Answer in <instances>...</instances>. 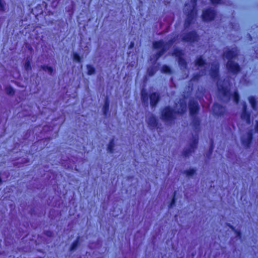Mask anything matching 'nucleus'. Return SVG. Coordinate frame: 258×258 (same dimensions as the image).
I'll use <instances>...</instances> for the list:
<instances>
[{
	"instance_id": "obj_1",
	"label": "nucleus",
	"mask_w": 258,
	"mask_h": 258,
	"mask_svg": "<svg viewBox=\"0 0 258 258\" xmlns=\"http://www.w3.org/2000/svg\"><path fill=\"white\" fill-rule=\"evenodd\" d=\"M175 109H171L169 107L165 108L161 113V118L165 121H169L173 120L175 118V113L182 114L186 111V104L184 100H180L178 105L176 104Z\"/></svg>"
},
{
	"instance_id": "obj_2",
	"label": "nucleus",
	"mask_w": 258,
	"mask_h": 258,
	"mask_svg": "<svg viewBox=\"0 0 258 258\" xmlns=\"http://www.w3.org/2000/svg\"><path fill=\"white\" fill-rule=\"evenodd\" d=\"M237 55L238 50L236 47L231 49L227 48L224 51L223 53L224 59L228 60L227 63V68L229 72L233 74H236L240 71V68L238 64L232 60V59L235 58Z\"/></svg>"
},
{
	"instance_id": "obj_3",
	"label": "nucleus",
	"mask_w": 258,
	"mask_h": 258,
	"mask_svg": "<svg viewBox=\"0 0 258 258\" xmlns=\"http://www.w3.org/2000/svg\"><path fill=\"white\" fill-rule=\"evenodd\" d=\"M229 83L228 81H224L222 84L221 82L218 81L217 83L218 89L220 95L223 97V101L227 102L229 100L231 96L234 101L237 104L239 101V95L237 92L235 91L233 94H231L228 87Z\"/></svg>"
},
{
	"instance_id": "obj_4",
	"label": "nucleus",
	"mask_w": 258,
	"mask_h": 258,
	"mask_svg": "<svg viewBox=\"0 0 258 258\" xmlns=\"http://www.w3.org/2000/svg\"><path fill=\"white\" fill-rule=\"evenodd\" d=\"M177 37L174 36L171 38L168 42L165 43L162 40L155 41L153 43V47L156 49L159 50V51L156 54V59L157 60L164 53L169 49L171 45L175 42Z\"/></svg>"
},
{
	"instance_id": "obj_5",
	"label": "nucleus",
	"mask_w": 258,
	"mask_h": 258,
	"mask_svg": "<svg viewBox=\"0 0 258 258\" xmlns=\"http://www.w3.org/2000/svg\"><path fill=\"white\" fill-rule=\"evenodd\" d=\"M196 6V0H190V4H186L185 5L184 11L187 14V17L184 23L185 28H187L190 25L197 15Z\"/></svg>"
},
{
	"instance_id": "obj_6",
	"label": "nucleus",
	"mask_w": 258,
	"mask_h": 258,
	"mask_svg": "<svg viewBox=\"0 0 258 258\" xmlns=\"http://www.w3.org/2000/svg\"><path fill=\"white\" fill-rule=\"evenodd\" d=\"M216 13L214 9H209L203 12L202 19L204 21H210L215 17Z\"/></svg>"
},
{
	"instance_id": "obj_7",
	"label": "nucleus",
	"mask_w": 258,
	"mask_h": 258,
	"mask_svg": "<svg viewBox=\"0 0 258 258\" xmlns=\"http://www.w3.org/2000/svg\"><path fill=\"white\" fill-rule=\"evenodd\" d=\"M183 53L182 50L179 49H174L172 55L178 58V63L179 66L183 68H185L186 66V62L185 60L182 57Z\"/></svg>"
},
{
	"instance_id": "obj_8",
	"label": "nucleus",
	"mask_w": 258,
	"mask_h": 258,
	"mask_svg": "<svg viewBox=\"0 0 258 258\" xmlns=\"http://www.w3.org/2000/svg\"><path fill=\"white\" fill-rule=\"evenodd\" d=\"M198 38V35L195 32H191L182 35V40L185 42H194Z\"/></svg>"
},
{
	"instance_id": "obj_9",
	"label": "nucleus",
	"mask_w": 258,
	"mask_h": 258,
	"mask_svg": "<svg viewBox=\"0 0 258 258\" xmlns=\"http://www.w3.org/2000/svg\"><path fill=\"white\" fill-rule=\"evenodd\" d=\"M199 109L198 103L194 100H190L189 103V109L191 115L194 116L197 114Z\"/></svg>"
},
{
	"instance_id": "obj_10",
	"label": "nucleus",
	"mask_w": 258,
	"mask_h": 258,
	"mask_svg": "<svg viewBox=\"0 0 258 258\" xmlns=\"http://www.w3.org/2000/svg\"><path fill=\"white\" fill-rule=\"evenodd\" d=\"M252 139V134L250 132L247 133L241 138L242 144L246 147H248Z\"/></svg>"
},
{
	"instance_id": "obj_11",
	"label": "nucleus",
	"mask_w": 258,
	"mask_h": 258,
	"mask_svg": "<svg viewBox=\"0 0 258 258\" xmlns=\"http://www.w3.org/2000/svg\"><path fill=\"white\" fill-rule=\"evenodd\" d=\"M198 144V138L197 137L194 138L190 146V148L188 150H185L183 152V155L185 157L188 156L189 154L194 152V149L196 148Z\"/></svg>"
},
{
	"instance_id": "obj_12",
	"label": "nucleus",
	"mask_w": 258,
	"mask_h": 258,
	"mask_svg": "<svg viewBox=\"0 0 258 258\" xmlns=\"http://www.w3.org/2000/svg\"><path fill=\"white\" fill-rule=\"evenodd\" d=\"M219 65L217 62L212 64L210 76L213 79H216L218 76Z\"/></svg>"
},
{
	"instance_id": "obj_13",
	"label": "nucleus",
	"mask_w": 258,
	"mask_h": 258,
	"mask_svg": "<svg viewBox=\"0 0 258 258\" xmlns=\"http://www.w3.org/2000/svg\"><path fill=\"white\" fill-rule=\"evenodd\" d=\"M213 109L214 113L217 115H222L225 111V108L218 103L214 104Z\"/></svg>"
},
{
	"instance_id": "obj_14",
	"label": "nucleus",
	"mask_w": 258,
	"mask_h": 258,
	"mask_svg": "<svg viewBox=\"0 0 258 258\" xmlns=\"http://www.w3.org/2000/svg\"><path fill=\"white\" fill-rule=\"evenodd\" d=\"M150 99L151 106L154 107L159 100V95L157 93H153L150 95Z\"/></svg>"
},
{
	"instance_id": "obj_15",
	"label": "nucleus",
	"mask_w": 258,
	"mask_h": 258,
	"mask_svg": "<svg viewBox=\"0 0 258 258\" xmlns=\"http://www.w3.org/2000/svg\"><path fill=\"white\" fill-rule=\"evenodd\" d=\"M147 121L150 127H154L157 125V120L155 117L153 115H151L150 116L148 117Z\"/></svg>"
},
{
	"instance_id": "obj_16",
	"label": "nucleus",
	"mask_w": 258,
	"mask_h": 258,
	"mask_svg": "<svg viewBox=\"0 0 258 258\" xmlns=\"http://www.w3.org/2000/svg\"><path fill=\"white\" fill-rule=\"evenodd\" d=\"M241 117L243 120H245L247 124L250 123V116L249 114L246 111V105L243 106V110L241 114Z\"/></svg>"
},
{
	"instance_id": "obj_17",
	"label": "nucleus",
	"mask_w": 258,
	"mask_h": 258,
	"mask_svg": "<svg viewBox=\"0 0 258 258\" xmlns=\"http://www.w3.org/2000/svg\"><path fill=\"white\" fill-rule=\"evenodd\" d=\"M141 99L143 103L148 105V95L147 92L145 89H142L141 91Z\"/></svg>"
},
{
	"instance_id": "obj_18",
	"label": "nucleus",
	"mask_w": 258,
	"mask_h": 258,
	"mask_svg": "<svg viewBox=\"0 0 258 258\" xmlns=\"http://www.w3.org/2000/svg\"><path fill=\"white\" fill-rule=\"evenodd\" d=\"M206 63L202 56L198 58L195 61V66L200 68H205Z\"/></svg>"
},
{
	"instance_id": "obj_19",
	"label": "nucleus",
	"mask_w": 258,
	"mask_h": 258,
	"mask_svg": "<svg viewBox=\"0 0 258 258\" xmlns=\"http://www.w3.org/2000/svg\"><path fill=\"white\" fill-rule=\"evenodd\" d=\"M40 69L45 72H47L50 75H52L53 72V69L51 67L46 65H43L40 66Z\"/></svg>"
},
{
	"instance_id": "obj_20",
	"label": "nucleus",
	"mask_w": 258,
	"mask_h": 258,
	"mask_svg": "<svg viewBox=\"0 0 258 258\" xmlns=\"http://www.w3.org/2000/svg\"><path fill=\"white\" fill-rule=\"evenodd\" d=\"M24 68L25 70L27 71H29L31 70V59L27 58L24 64Z\"/></svg>"
},
{
	"instance_id": "obj_21",
	"label": "nucleus",
	"mask_w": 258,
	"mask_h": 258,
	"mask_svg": "<svg viewBox=\"0 0 258 258\" xmlns=\"http://www.w3.org/2000/svg\"><path fill=\"white\" fill-rule=\"evenodd\" d=\"M205 74H206L205 70H202L201 73H200V74H197L195 75L193 77V78H192V79L191 80V81H198L201 76H203Z\"/></svg>"
},
{
	"instance_id": "obj_22",
	"label": "nucleus",
	"mask_w": 258,
	"mask_h": 258,
	"mask_svg": "<svg viewBox=\"0 0 258 258\" xmlns=\"http://www.w3.org/2000/svg\"><path fill=\"white\" fill-rule=\"evenodd\" d=\"M109 100H108V98H106L105 102H104V106L103 107V110L104 114H106L107 112L108 111V108H109Z\"/></svg>"
},
{
	"instance_id": "obj_23",
	"label": "nucleus",
	"mask_w": 258,
	"mask_h": 258,
	"mask_svg": "<svg viewBox=\"0 0 258 258\" xmlns=\"http://www.w3.org/2000/svg\"><path fill=\"white\" fill-rule=\"evenodd\" d=\"M79 244V237H78L75 241H74L70 248V251H74Z\"/></svg>"
},
{
	"instance_id": "obj_24",
	"label": "nucleus",
	"mask_w": 258,
	"mask_h": 258,
	"mask_svg": "<svg viewBox=\"0 0 258 258\" xmlns=\"http://www.w3.org/2000/svg\"><path fill=\"white\" fill-rule=\"evenodd\" d=\"M249 102L253 108V109H256V101L255 98L253 97H250L248 98Z\"/></svg>"
},
{
	"instance_id": "obj_25",
	"label": "nucleus",
	"mask_w": 258,
	"mask_h": 258,
	"mask_svg": "<svg viewBox=\"0 0 258 258\" xmlns=\"http://www.w3.org/2000/svg\"><path fill=\"white\" fill-rule=\"evenodd\" d=\"M88 75H91L95 73V69L91 65H87Z\"/></svg>"
},
{
	"instance_id": "obj_26",
	"label": "nucleus",
	"mask_w": 258,
	"mask_h": 258,
	"mask_svg": "<svg viewBox=\"0 0 258 258\" xmlns=\"http://www.w3.org/2000/svg\"><path fill=\"white\" fill-rule=\"evenodd\" d=\"M114 143L113 140H112L108 144L107 150L109 153H112L113 150Z\"/></svg>"
},
{
	"instance_id": "obj_27",
	"label": "nucleus",
	"mask_w": 258,
	"mask_h": 258,
	"mask_svg": "<svg viewBox=\"0 0 258 258\" xmlns=\"http://www.w3.org/2000/svg\"><path fill=\"white\" fill-rule=\"evenodd\" d=\"M196 170L193 169H190L189 170H185L184 171V173L186 174L188 176H191L193 175L195 173Z\"/></svg>"
},
{
	"instance_id": "obj_28",
	"label": "nucleus",
	"mask_w": 258,
	"mask_h": 258,
	"mask_svg": "<svg viewBox=\"0 0 258 258\" xmlns=\"http://www.w3.org/2000/svg\"><path fill=\"white\" fill-rule=\"evenodd\" d=\"M162 71L166 74H170L171 73V70L170 68L167 66H164L162 68Z\"/></svg>"
},
{
	"instance_id": "obj_29",
	"label": "nucleus",
	"mask_w": 258,
	"mask_h": 258,
	"mask_svg": "<svg viewBox=\"0 0 258 258\" xmlns=\"http://www.w3.org/2000/svg\"><path fill=\"white\" fill-rule=\"evenodd\" d=\"M73 58H74V60L76 61H78V62L81 61V58H80V56L79 55V54L77 53H73Z\"/></svg>"
},
{
	"instance_id": "obj_30",
	"label": "nucleus",
	"mask_w": 258,
	"mask_h": 258,
	"mask_svg": "<svg viewBox=\"0 0 258 258\" xmlns=\"http://www.w3.org/2000/svg\"><path fill=\"white\" fill-rule=\"evenodd\" d=\"M7 94L10 95H13L14 94V90L11 87H8L6 89Z\"/></svg>"
},
{
	"instance_id": "obj_31",
	"label": "nucleus",
	"mask_w": 258,
	"mask_h": 258,
	"mask_svg": "<svg viewBox=\"0 0 258 258\" xmlns=\"http://www.w3.org/2000/svg\"><path fill=\"white\" fill-rule=\"evenodd\" d=\"M5 4L3 0H0V10L4 11L5 10Z\"/></svg>"
},
{
	"instance_id": "obj_32",
	"label": "nucleus",
	"mask_w": 258,
	"mask_h": 258,
	"mask_svg": "<svg viewBox=\"0 0 258 258\" xmlns=\"http://www.w3.org/2000/svg\"><path fill=\"white\" fill-rule=\"evenodd\" d=\"M193 122L195 125H199L200 124V121L198 119H194Z\"/></svg>"
},
{
	"instance_id": "obj_33",
	"label": "nucleus",
	"mask_w": 258,
	"mask_h": 258,
	"mask_svg": "<svg viewBox=\"0 0 258 258\" xmlns=\"http://www.w3.org/2000/svg\"><path fill=\"white\" fill-rule=\"evenodd\" d=\"M221 0H211V2L214 4H219Z\"/></svg>"
},
{
	"instance_id": "obj_34",
	"label": "nucleus",
	"mask_w": 258,
	"mask_h": 258,
	"mask_svg": "<svg viewBox=\"0 0 258 258\" xmlns=\"http://www.w3.org/2000/svg\"><path fill=\"white\" fill-rule=\"evenodd\" d=\"M175 203V198H173L172 200V201H171V203L170 204V207H172L174 205Z\"/></svg>"
},
{
	"instance_id": "obj_35",
	"label": "nucleus",
	"mask_w": 258,
	"mask_h": 258,
	"mask_svg": "<svg viewBox=\"0 0 258 258\" xmlns=\"http://www.w3.org/2000/svg\"><path fill=\"white\" fill-rule=\"evenodd\" d=\"M255 131L256 133H258V121L256 122L255 126Z\"/></svg>"
},
{
	"instance_id": "obj_36",
	"label": "nucleus",
	"mask_w": 258,
	"mask_h": 258,
	"mask_svg": "<svg viewBox=\"0 0 258 258\" xmlns=\"http://www.w3.org/2000/svg\"><path fill=\"white\" fill-rule=\"evenodd\" d=\"M148 73H149V75L150 76H152V75H153V73L151 72L149 70H148Z\"/></svg>"
},
{
	"instance_id": "obj_37",
	"label": "nucleus",
	"mask_w": 258,
	"mask_h": 258,
	"mask_svg": "<svg viewBox=\"0 0 258 258\" xmlns=\"http://www.w3.org/2000/svg\"><path fill=\"white\" fill-rule=\"evenodd\" d=\"M48 233H50V232H47V235H48V236H50V234H49Z\"/></svg>"
}]
</instances>
